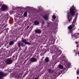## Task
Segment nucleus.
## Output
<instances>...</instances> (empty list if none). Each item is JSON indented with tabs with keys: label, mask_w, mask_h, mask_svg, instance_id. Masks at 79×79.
Listing matches in <instances>:
<instances>
[{
	"label": "nucleus",
	"mask_w": 79,
	"mask_h": 79,
	"mask_svg": "<svg viewBox=\"0 0 79 79\" xmlns=\"http://www.w3.org/2000/svg\"><path fill=\"white\" fill-rule=\"evenodd\" d=\"M70 13H68V16H67V18L69 19V23L71 22L72 19V16H74L75 15V13H74V9H70Z\"/></svg>",
	"instance_id": "1"
},
{
	"label": "nucleus",
	"mask_w": 79,
	"mask_h": 79,
	"mask_svg": "<svg viewBox=\"0 0 79 79\" xmlns=\"http://www.w3.org/2000/svg\"><path fill=\"white\" fill-rule=\"evenodd\" d=\"M8 9V6L6 5L3 4L1 6V11H4Z\"/></svg>",
	"instance_id": "2"
},
{
	"label": "nucleus",
	"mask_w": 79,
	"mask_h": 79,
	"mask_svg": "<svg viewBox=\"0 0 79 79\" xmlns=\"http://www.w3.org/2000/svg\"><path fill=\"white\" fill-rule=\"evenodd\" d=\"M22 42L23 43H24L25 45H30L31 43L27 42V40L26 39H22Z\"/></svg>",
	"instance_id": "3"
},
{
	"label": "nucleus",
	"mask_w": 79,
	"mask_h": 79,
	"mask_svg": "<svg viewBox=\"0 0 79 79\" xmlns=\"http://www.w3.org/2000/svg\"><path fill=\"white\" fill-rule=\"evenodd\" d=\"M12 62L13 60L10 59H7L6 61V64H11V63H12Z\"/></svg>",
	"instance_id": "4"
},
{
	"label": "nucleus",
	"mask_w": 79,
	"mask_h": 79,
	"mask_svg": "<svg viewBox=\"0 0 79 79\" xmlns=\"http://www.w3.org/2000/svg\"><path fill=\"white\" fill-rule=\"evenodd\" d=\"M6 76V73H4L2 72H0V79H2L3 77H5Z\"/></svg>",
	"instance_id": "5"
},
{
	"label": "nucleus",
	"mask_w": 79,
	"mask_h": 79,
	"mask_svg": "<svg viewBox=\"0 0 79 79\" xmlns=\"http://www.w3.org/2000/svg\"><path fill=\"white\" fill-rule=\"evenodd\" d=\"M18 46L20 50H21V46H22V47H24V45L23 44V43H20V42H19L18 43Z\"/></svg>",
	"instance_id": "6"
},
{
	"label": "nucleus",
	"mask_w": 79,
	"mask_h": 79,
	"mask_svg": "<svg viewBox=\"0 0 79 79\" xmlns=\"http://www.w3.org/2000/svg\"><path fill=\"white\" fill-rule=\"evenodd\" d=\"M35 33H37V34H40L41 32V30L39 29H36L35 30Z\"/></svg>",
	"instance_id": "7"
},
{
	"label": "nucleus",
	"mask_w": 79,
	"mask_h": 79,
	"mask_svg": "<svg viewBox=\"0 0 79 79\" xmlns=\"http://www.w3.org/2000/svg\"><path fill=\"white\" fill-rule=\"evenodd\" d=\"M37 60L36 58H35L34 57H32L31 58V59H30V61L31 62H36L37 61Z\"/></svg>",
	"instance_id": "8"
},
{
	"label": "nucleus",
	"mask_w": 79,
	"mask_h": 79,
	"mask_svg": "<svg viewBox=\"0 0 79 79\" xmlns=\"http://www.w3.org/2000/svg\"><path fill=\"white\" fill-rule=\"evenodd\" d=\"M44 61L46 63H48L49 62V58L47 57L44 59Z\"/></svg>",
	"instance_id": "9"
},
{
	"label": "nucleus",
	"mask_w": 79,
	"mask_h": 79,
	"mask_svg": "<svg viewBox=\"0 0 79 79\" xmlns=\"http://www.w3.org/2000/svg\"><path fill=\"white\" fill-rule=\"evenodd\" d=\"M58 68H59V69H63L64 68L63 67V65H62L60 64H59L58 65Z\"/></svg>",
	"instance_id": "10"
},
{
	"label": "nucleus",
	"mask_w": 79,
	"mask_h": 79,
	"mask_svg": "<svg viewBox=\"0 0 79 79\" xmlns=\"http://www.w3.org/2000/svg\"><path fill=\"white\" fill-rule=\"evenodd\" d=\"M14 42H14L13 41H11L9 42V45H13L14 44Z\"/></svg>",
	"instance_id": "11"
},
{
	"label": "nucleus",
	"mask_w": 79,
	"mask_h": 79,
	"mask_svg": "<svg viewBox=\"0 0 79 79\" xmlns=\"http://www.w3.org/2000/svg\"><path fill=\"white\" fill-rule=\"evenodd\" d=\"M34 23L35 25H38L39 24V22L37 21H35L34 22Z\"/></svg>",
	"instance_id": "12"
},
{
	"label": "nucleus",
	"mask_w": 79,
	"mask_h": 79,
	"mask_svg": "<svg viewBox=\"0 0 79 79\" xmlns=\"http://www.w3.org/2000/svg\"><path fill=\"white\" fill-rule=\"evenodd\" d=\"M48 71L49 73H53V71L52 70H51L50 69H49L48 70Z\"/></svg>",
	"instance_id": "13"
},
{
	"label": "nucleus",
	"mask_w": 79,
	"mask_h": 79,
	"mask_svg": "<svg viewBox=\"0 0 79 79\" xmlns=\"http://www.w3.org/2000/svg\"><path fill=\"white\" fill-rule=\"evenodd\" d=\"M44 18L45 20H48V15H45L44 16Z\"/></svg>",
	"instance_id": "14"
},
{
	"label": "nucleus",
	"mask_w": 79,
	"mask_h": 79,
	"mask_svg": "<svg viewBox=\"0 0 79 79\" xmlns=\"http://www.w3.org/2000/svg\"><path fill=\"white\" fill-rule=\"evenodd\" d=\"M17 56H14L12 57V58L14 60H16L17 59Z\"/></svg>",
	"instance_id": "15"
},
{
	"label": "nucleus",
	"mask_w": 79,
	"mask_h": 79,
	"mask_svg": "<svg viewBox=\"0 0 79 79\" xmlns=\"http://www.w3.org/2000/svg\"><path fill=\"white\" fill-rule=\"evenodd\" d=\"M24 17H26L27 16V12H25L24 13Z\"/></svg>",
	"instance_id": "16"
},
{
	"label": "nucleus",
	"mask_w": 79,
	"mask_h": 79,
	"mask_svg": "<svg viewBox=\"0 0 79 79\" xmlns=\"http://www.w3.org/2000/svg\"><path fill=\"white\" fill-rule=\"evenodd\" d=\"M68 27L69 29H71L73 28V26L71 25H70V26H69V27Z\"/></svg>",
	"instance_id": "17"
},
{
	"label": "nucleus",
	"mask_w": 79,
	"mask_h": 79,
	"mask_svg": "<svg viewBox=\"0 0 79 79\" xmlns=\"http://www.w3.org/2000/svg\"><path fill=\"white\" fill-rule=\"evenodd\" d=\"M67 64L68 66L69 67H70V66H71V64L70 63L68 62L67 63Z\"/></svg>",
	"instance_id": "18"
},
{
	"label": "nucleus",
	"mask_w": 79,
	"mask_h": 79,
	"mask_svg": "<svg viewBox=\"0 0 79 79\" xmlns=\"http://www.w3.org/2000/svg\"><path fill=\"white\" fill-rule=\"evenodd\" d=\"M47 23L48 24H51V23H50V22L48 21V20L47 21Z\"/></svg>",
	"instance_id": "19"
},
{
	"label": "nucleus",
	"mask_w": 79,
	"mask_h": 79,
	"mask_svg": "<svg viewBox=\"0 0 79 79\" xmlns=\"http://www.w3.org/2000/svg\"><path fill=\"white\" fill-rule=\"evenodd\" d=\"M52 18L53 19H55V18H56V17H55V15H53L52 16Z\"/></svg>",
	"instance_id": "20"
},
{
	"label": "nucleus",
	"mask_w": 79,
	"mask_h": 79,
	"mask_svg": "<svg viewBox=\"0 0 79 79\" xmlns=\"http://www.w3.org/2000/svg\"><path fill=\"white\" fill-rule=\"evenodd\" d=\"M77 74H79V70H77Z\"/></svg>",
	"instance_id": "21"
},
{
	"label": "nucleus",
	"mask_w": 79,
	"mask_h": 79,
	"mask_svg": "<svg viewBox=\"0 0 79 79\" xmlns=\"http://www.w3.org/2000/svg\"><path fill=\"white\" fill-rule=\"evenodd\" d=\"M51 24H48L47 25V27H49V26H50V25H51Z\"/></svg>",
	"instance_id": "22"
},
{
	"label": "nucleus",
	"mask_w": 79,
	"mask_h": 79,
	"mask_svg": "<svg viewBox=\"0 0 79 79\" xmlns=\"http://www.w3.org/2000/svg\"><path fill=\"white\" fill-rule=\"evenodd\" d=\"M74 37H76V35H75L74 36Z\"/></svg>",
	"instance_id": "23"
},
{
	"label": "nucleus",
	"mask_w": 79,
	"mask_h": 79,
	"mask_svg": "<svg viewBox=\"0 0 79 79\" xmlns=\"http://www.w3.org/2000/svg\"><path fill=\"white\" fill-rule=\"evenodd\" d=\"M76 43L77 44V42H76Z\"/></svg>",
	"instance_id": "24"
},
{
	"label": "nucleus",
	"mask_w": 79,
	"mask_h": 79,
	"mask_svg": "<svg viewBox=\"0 0 79 79\" xmlns=\"http://www.w3.org/2000/svg\"><path fill=\"white\" fill-rule=\"evenodd\" d=\"M77 79H79V77H77Z\"/></svg>",
	"instance_id": "25"
},
{
	"label": "nucleus",
	"mask_w": 79,
	"mask_h": 79,
	"mask_svg": "<svg viewBox=\"0 0 79 79\" xmlns=\"http://www.w3.org/2000/svg\"><path fill=\"white\" fill-rule=\"evenodd\" d=\"M44 23V22H43L42 23V24H43V23Z\"/></svg>",
	"instance_id": "26"
},
{
	"label": "nucleus",
	"mask_w": 79,
	"mask_h": 79,
	"mask_svg": "<svg viewBox=\"0 0 79 79\" xmlns=\"http://www.w3.org/2000/svg\"><path fill=\"white\" fill-rule=\"evenodd\" d=\"M78 54H79V52H78Z\"/></svg>",
	"instance_id": "27"
}]
</instances>
